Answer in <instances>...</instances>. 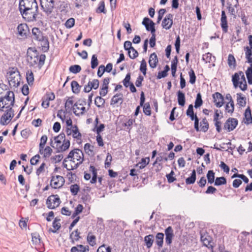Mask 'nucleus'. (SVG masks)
Returning a JSON list of instances; mask_svg holds the SVG:
<instances>
[{
  "instance_id": "nucleus-42",
  "label": "nucleus",
  "mask_w": 252,
  "mask_h": 252,
  "mask_svg": "<svg viewBox=\"0 0 252 252\" xmlns=\"http://www.w3.org/2000/svg\"><path fill=\"white\" fill-rule=\"evenodd\" d=\"M94 103L97 107H102L105 103V99L101 96H96L94 100Z\"/></svg>"
},
{
  "instance_id": "nucleus-12",
  "label": "nucleus",
  "mask_w": 252,
  "mask_h": 252,
  "mask_svg": "<svg viewBox=\"0 0 252 252\" xmlns=\"http://www.w3.org/2000/svg\"><path fill=\"white\" fill-rule=\"evenodd\" d=\"M147 31L151 32L152 34H155L156 29L155 23L148 17H145L142 22Z\"/></svg>"
},
{
  "instance_id": "nucleus-32",
  "label": "nucleus",
  "mask_w": 252,
  "mask_h": 252,
  "mask_svg": "<svg viewBox=\"0 0 252 252\" xmlns=\"http://www.w3.org/2000/svg\"><path fill=\"white\" fill-rule=\"evenodd\" d=\"M196 180V171L192 170L191 176L186 179V183L187 185L193 184Z\"/></svg>"
},
{
  "instance_id": "nucleus-45",
  "label": "nucleus",
  "mask_w": 252,
  "mask_h": 252,
  "mask_svg": "<svg viewBox=\"0 0 252 252\" xmlns=\"http://www.w3.org/2000/svg\"><path fill=\"white\" fill-rule=\"evenodd\" d=\"M86 104V101L85 99L78 100L74 104V107H75L76 110H79L80 112V108Z\"/></svg>"
},
{
  "instance_id": "nucleus-56",
  "label": "nucleus",
  "mask_w": 252,
  "mask_h": 252,
  "mask_svg": "<svg viewBox=\"0 0 252 252\" xmlns=\"http://www.w3.org/2000/svg\"><path fill=\"white\" fill-rule=\"evenodd\" d=\"M146 70H147V63L146 61L143 59L141 62V64L140 66V70L143 74L144 75L146 74Z\"/></svg>"
},
{
  "instance_id": "nucleus-33",
  "label": "nucleus",
  "mask_w": 252,
  "mask_h": 252,
  "mask_svg": "<svg viewBox=\"0 0 252 252\" xmlns=\"http://www.w3.org/2000/svg\"><path fill=\"white\" fill-rule=\"evenodd\" d=\"M186 114L189 117L192 121H193V119H195V117H197L196 115L194 114L193 107L192 104H190L189 106V107L187 110Z\"/></svg>"
},
{
  "instance_id": "nucleus-20",
  "label": "nucleus",
  "mask_w": 252,
  "mask_h": 252,
  "mask_svg": "<svg viewBox=\"0 0 252 252\" xmlns=\"http://www.w3.org/2000/svg\"><path fill=\"white\" fill-rule=\"evenodd\" d=\"M220 22V25L222 31L224 32H227L228 31L227 17L225 14V12L224 10L221 11Z\"/></svg>"
},
{
  "instance_id": "nucleus-36",
  "label": "nucleus",
  "mask_w": 252,
  "mask_h": 252,
  "mask_svg": "<svg viewBox=\"0 0 252 252\" xmlns=\"http://www.w3.org/2000/svg\"><path fill=\"white\" fill-rule=\"evenodd\" d=\"M206 177L208 183L212 184L215 182V173L213 170H209Z\"/></svg>"
},
{
  "instance_id": "nucleus-63",
  "label": "nucleus",
  "mask_w": 252,
  "mask_h": 252,
  "mask_svg": "<svg viewBox=\"0 0 252 252\" xmlns=\"http://www.w3.org/2000/svg\"><path fill=\"white\" fill-rule=\"evenodd\" d=\"M212 59V54L208 52L203 55L202 60L204 61L206 63H210Z\"/></svg>"
},
{
  "instance_id": "nucleus-15",
  "label": "nucleus",
  "mask_w": 252,
  "mask_h": 252,
  "mask_svg": "<svg viewBox=\"0 0 252 252\" xmlns=\"http://www.w3.org/2000/svg\"><path fill=\"white\" fill-rule=\"evenodd\" d=\"M173 15L169 13L166 15L162 22V27L166 30H169L173 25Z\"/></svg>"
},
{
  "instance_id": "nucleus-7",
  "label": "nucleus",
  "mask_w": 252,
  "mask_h": 252,
  "mask_svg": "<svg viewBox=\"0 0 252 252\" xmlns=\"http://www.w3.org/2000/svg\"><path fill=\"white\" fill-rule=\"evenodd\" d=\"M73 100L72 97H68L65 103V108L66 110H71L72 108V110L74 114L76 116L83 115L86 112V108L85 107H82L80 108V112H77V110H76L75 107H74Z\"/></svg>"
},
{
  "instance_id": "nucleus-40",
  "label": "nucleus",
  "mask_w": 252,
  "mask_h": 252,
  "mask_svg": "<svg viewBox=\"0 0 252 252\" xmlns=\"http://www.w3.org/2000/svg\"><path fill=\"white\" fill-rule=\"evenodd\" d=\"M60 220V219L55 218V220H54V221L53 222V227L55 229L54 230V229H52V228H50L49 229L50 232H52L55 233L57 232V230H59L60 228L61 224L59 222H58V221H59Z\"/></svg>"
},
{
  "instance_id": "nucleus-59",
  "label": "nucleus",
  "mask_w": 252,
  "mask_h": 252,
  "mask_svg": "<svg viewBox=\"0 0 252 252\" xmlns=\"http://www.w3.org/2000/svg\"><path fill=\"white\" fill-rule=\"evenodd\" d=\"M189 83L191 84H194L196 81V76L194 71L191 69L189 71Z\"/></svg>"
},
{
  "instance_id": "nucleus-30",
  "label": "nucleus",
  "mask_w": 252,
  "mask_h": 252,
  "mask_svg": "<svg viewBox=\"0 0 252 252\" xmlns=\"http://www.w3.org/2000/svg\"><path fill=\"white\" fill-rule=\"evenodd\" d=\"M32 244L35 245H39L41 242V239L39 234L37 232L32 233Z\"/></svg>"
},
{
  "instance_id": "nucleus-19",
  "label": "nucleus",
  "mask_w": 252,
  "mask_h": 252,
  "mask_svg": "<svg viewBox=\"0 0 252 252\" xmlns=\"http://www.w3.org/2000/svg\"><path fill=\"white\" fill-rule=\"evenodd\" d=\"M17 30L19 34L22 37H26L29 32V29L27 24H21L18 25Z\"/></svg>"
},
{
  "instance_id": "nucleus-8",
  "label": "nucleus",
  "mask_w": 252,
  "mask_h": 252,
  "mask_svg": "<svg viewBox=\"0 0 252 252\" xmlns=\"http://www.w3.org/2000/svg\"><path fill=\"white\" fill-rule=\"evenodd\" d=\"M61 201L58 195H52L48 197L46 200L47 207L50 209H54L58 207Z\"/></svg>"
},
{
  "instance_id": "nucleus-43",
  "label": "nucleus",
  "mask_w": 252,
  "mask_h": 252,
  "mask_svg": "<svg viewBox=\"0 0 252 252\" xmlns=\"http://www.w3.org/2000/svg\"><path fill=\"white\" fill-rule=\"evenodd\" d=\"M26 79L29 85H32L34 81V76L31 70H28L26 73Z\"/></svg>"
},
{
  "instance_id": "nucleus-51",
  "label": "nucleus",
  "mask_w": 252,
  "mask_h": 252,
  "mask_svg": "<svg viewBox=\"0 0 252 252\" xmlns=\"http://www.w3.org/2000/svg\"><path fill=\"white\" fill-rule=\"evenodd\" d=\"M93 149L94 147L89 143H86L84 145L85 151L89 155L93 154Z\"/></svg>"
},
{
  "instance_id": "nucleus-61",
  "label": "nucleus",
  "mask_w": 252,
  "mask_h": 252,
  "mask_svg": "<svg viewBox=\"0 0 252 252\" xmlns=\"http://www.w3.org/2000/svg\"><path fill=\"white\" fill-rule=\"evenodd\" d=\"M225 111L229 113H232L234 110V103H227L225 105Z\"/></svg>"
},
{
  "instance_id": "nucleus-34",
  "label": "nucleus",
  "mask_w": 252,
  "mask_h": 252,
  "mask_svg": "<svg viewBox=\"0 0 252 252\" xmlns=\"http://www.w3.org/2000/svg\"><path fill=\"white\" fill-rule=\"evenodd\" d=\"M244 50L245 51L246 58L247 59L248 62H252V49L250 48L248 46H247L245 47Z\"/></svg>"
},
{
  "instance_id": "nucleus-16",
  "label": "nucleus",
  "mask_w": 252,
  "mask_h": 252,
  "mask_svg": "<svg viewBox=\"0 0 252 252\" xmlns=\"http://www.w3.org/2000/svg\"><path fill=\"white\" fill-rule=\"evenodd\" d=\"M200 239L204 246L208 247V248H213V246L211 244V238L207 233L205 232H201Z\"/></svg>"
},
{
  "instance_id": "nucleus-24",
  "label": "nucleus",
  "mask_w": 252,
  "mask_h": 252,
  "mask_svg": "<svg viewBox=\"0 0 252 252\" xmlns=\"http://www.w3.org/2000/svg\"><path fill=\"white\" fill-rule=\"evenodd\" d=\"M227 63L230 68L235 69L236 67V61L234 56L232 54H229L227 59Z\"/></svg>"
},
{
  "instance_id": "nucleus-25",
  "label": "nucleus",
  "mask_w": 252,
  "mask_h": 252,
  "mask_svg": "<svg viewBox=\"0 0 252 252\" xmlns=\"http://www.w3.org/2000/svg\"><path fill=\"white\" fill-rule=\"evenodd\" d=\"M155 237L153 234H149L144 237V242L147 248L152 247L154 241Z\"/></svg>"
},
{
  "instance_id": "nucleus-49",
  "label": "nucleus",
  "mask_w": 252,
  "mask_h": 252,
  "mask_svg": "<svg viewBox=\"0 0 252 252\" xmlns=\"http://www.w3.org/2000/svg\"><path fill=\"white\" fill-rule=\"evenodd\" d=\"M203 101L200 94H198L195 101L194 107L197 108L202 105Z\"/></svg>"
},
{
  "instance_id": "nucleus-39",
  "label": "nucleus",
  "mask_w": 252,
  "mask_h": 252,
  "mask_svg": "<svg viewBox=\"0 0 252 252\" xmlns=\"http://www.w3.org/2000/svg\"><path fill=\"white\" fill-rule=\"evenodd\" d=\"M80 233L78 231V229L75 230L70 234V238L71 239L73 244L74 243L75 241H77L80 238Z\"/></svg>"
},
{
  "instance_id": "nucleus-21",
  "label": "nucleus",
  "mask_w": 252,
  "mask_h": 252,
  "mask_svg": "<svg viewBox=\"0 0 252 252\" xmlns=\"http://www.w3.org/2000/svg\"><path fill=\"white\" fill-rule=\"evenodd\" d=\"M43 33L41 31L37 28H33L32 29V37L35 40L39 41L42 39Z\"/></svg>"
},
{
  "instance_id": "nucleus-53",
  "label": "nucleus",
  "mask_w": 252,
  "mask_h": 252,
  "mask_svg": "<svg viewBox=\"0 0 252 252\" xmlns=\"http://www.w3.org/2000/svg\"><path fill=\"white\" fill-rule=\"evenodd\" d=\"M143 106L144 113L147 116L151 115V111L150 104L149 103H146Z\"/></svg>"
},
{
  "instance_id": "nucleus-52",
  "label": "nucleus",
  "mask_w": 252,
  "mask_h": 252,
  "mask_svg": "<svg viewBox=\"0 0 252 252\" xmlns=\"http://www.w3.org/2000/svg\"><path fill=\"white\" fill-rule=\"evenodd\" d=\"M88 84L92 89L96 90L99 87V81L97 79H93L92 81H89Z\"/></svg>"
},
{
  "instance_id": "nucleus-4",
  "label": "nucleus",
  "mask_w": 252,
  "mask_h": 252,
  "mask_svg": "<svg viewBox=\"0 0 252 252\" xmlns=\"http://www.w3.org/2000/svg\"><path fill=\"white\" fill-rule=\"evenodd\" d=\"M7 79L9 85L11 87H17L20 83L21 76L17 68H9L7 72Z\"/></svg>"
},
{
  "instance_id": "nucleus-29",
  "label": "nucleus",
  "mask_w": 252,
  "mask_h": 252,
  "mask_svg": "<svg viewBox=\"0 0 252 252\" xmlns=\"http://www.w3.org/2000/svg\"><path fill=\"white\" fill-rule=\"evenodd\" d=\"M71 87L72 92L74 94H78L80 92L81 86L76 81H72L71 83Z\"/></svg>"
},
{
  "instance_id": "nucleus-57",
  "label": "nucleus",
  "mask_w": 252,
  "mask_h": 252,
  "mask_svg": "<svg viewBox=\"0 0 252 252\" xmlns=\"http://www.w3.org/2000/svg\"><path fill=\"white\" fill-rule=\"evenodd\" d=\"M98 64V60L96 55H93L91 59V67L93 69L95 68Z\"/></svg>"
},
{
  "instance_id": "nucleus-38",
  "label": "nucleus",
  "mask_w": 252,
  "mask_h": 252,
  "mask_svg": "<svg viewBox=\"0 0 252 252\" xmlns=\"http://www.w3.org/2000/svg\"><path fill=\"white\" fill-rule=\"evenodd\" d=\"M237 103L240 106L244 107L246 104V98L242 96L241 94H237Z\"/></svg>"
},
{
  "instance_id": "nucleus-17",
  "label": "nucleus",
  "mask_w": 252,
  "mask_h": 252,
  "mask_svg": "<svg viewBox=\"0 0 252 252\" xmlns=\"http://www.w3.org/2000/svg\"><path fill=\"white\" fill-rule=\"evenodd\" d=\"M214 102L216 107H221L224 104V98L222 95L219 92H216L213 94Z\"/></svg>"
},
{
  "instance_id": "nucleus-2",
  "label": "nucleus",
  "mask_w": 252,
  "mask_h": 252,
  "mask_svg": "<svg viewBox=\"0 0 252 252\" xmlns=\"http://www.w3.org/2000/svg\"><path fill=\"white\" fill-rule=\"evenodd\" d=\"M46 56L44 54L38 55L37 51L29 48L27 51V61L31 66L37 65L40 68L44 64Z\"/></svg>"
},
{
  "instance_id": "nucleus-18",
  "label": "nucleus",
  "mask_w": 252,
  "mask_h": 252,
  "mask_svg": "<svg viewBox=\"0 0 252 252\" xmlns=\"http://www.w3.org/2000/svg\"><path fill=\"white\" fill-rule=\"evenodd\" d=\"M165 243L167 245H170L174 237L173 230L171 226H168L165 229Z\"/></svg>"
},
{
  "instance_id": "nucleus-37",
  "label": "nucleus",
  "mask_w": 252,
  "mask_h": 252,
  "mask_svg": "<svg viewBox=\"0 0 252 252\" xmlns=\"http://www.w3.org/2000/svg\"><path fill=\"white\" fill-rule=\"evenodd\" d=\"M226 184V179L224 177H217L214 182V185L219 186L225 185Z\"/></svg>"
},
{
  "instance_id": "nucleus-28",
  "label": "nucleus",
  "mask_w": 252,
  "mask_h": 252,
  "mask_svg": "<svg viewBox=\"0 0 252 252\" xmlns=\"http://www.w3.org/2000/svg\"><path fill=\"white\" fill-rule=\"evenodd\" d=\"M70 146V141L68 139H64L63 141V143L61 146L57 148L58 152H63L69 148Z\"/></svg>"
},
{
  "instance_id": "nucleus-48",
  "label": "nucleus",
  "mask_w": 252,
  "mask_h": 252,
  "mask_svg": "<svg viewBox=\"0 0 252 252\" xmlns=\"http://www.w3.org/2000/svg\"><path fill=\"white\" fill-rule=\"evenodd\" d=\"M47 136L46 135H44L41 137L40 142L39 146V152L43 151V149L44 148V146L47 141Z\"/></svg>"
},
{
  "instance_id": "nucleus-1",
  "label": "nucleus",
  "mask_w": 252,
  "mask_h": 252,
  "mask_svg": "<svg viewBox=\"0 0 252 252\" xmlns=\"http://www.w3.org/2000/svg\"><path fill=\"white\" fill-rule=\"evenodd\" d=\"M84 160L83 152L79 149H75L71 150L63 159V166L67 170H74L77 169Z\"/></svg>"
},
{
  "instance_id": "nucleus-41",
  "label": "nucleus",
  "mask_w": 252,
  "mask_h": 252,
  "mask_svg": "<svg viewBox=\"0 0 252 252\" xmlns=\"http://www.w3.org/2000/svg\"><path fill=\"white\" fill-rule=\"evenodd\" d=\"M72 136L73 138L77 139H80L81 138V134L79 132L78 128L76 126H74L72 127Z\"/></svg>"
},
{
  "instance_id": "nucleus-50",
  "label": "nucleus",
  "mask_w": 252,
  "mask_h": 252,
  "mask_svg": "<svg viewBox=\"0 0 252 252\" xmlns=\"http://www.w3.org/2000/svg\"><path fill=\"white\" fill-rule=\"evenodd\" d=\"M69 70L70 72L76 74L79 72L81 70V67L79 65H73L69 67Z\"/></svg>"
},
{
  "instance_id": "nucleus-54",
  "label": "nucleus",
  "mask_w": 252,
  "mask_h": 252,
  "mask_svg": "<svg viewBox=\"0 0 252 252\" xmlns=\"http://www.w3.org/2000/svg\"><path fill=\"white\" fill-rule=\"evenodd\" d=\"M96 12L106 13L105 9V3L104 1H101L99 3V6L97 8Z\"/></svg>"
},
{
  "instance_id": "nucleus-35",
  "label": "nucleus",
  "mask_w": 252,
  "mask_h": 252,
  "mask_svg": "<svg viewBox=\"0 0 252 252\" xmlns=\"http://www.w3.org/2000/svg\"><path fill=\"white\" fill-rule=\"evenodd\" d=\"M38 41L41 42V45L43 49H45L46 51L49 49V42L47 37L43 36L42 39H41V40H39Z\"/></svg>"
},
{
  "instance_id": "nucleus-64",
  "label": "nucleus",
  "mask_w": 252,
  "mask_h": 252,
  "mask_svg": "<svg viewBox=\"0 0 252 252\" xmlns=\"http://www.w3.org/2000/svg\"><path fill=\"white\" fill-rule=\"evenodd\" d=\"M128 54L129 58L131 59L136 58L138 55V52L134 48L128 52Z\"/></svg>"
},
{
  "instance_id": "nucleus-5",
  "label": "nucleus",
  "mask_w": 252,
  "mask_h": 252,
  "mask_svg": "<svg viewBox=\"0 0 252 252\" xmlns=\"http://www.w3.org/2000/svg\"><path fill=\"white\" fill-rule=\"evenodd\" d=\"M15 102L14 94L12 91H8L6 95L0 99V111H4V108H12Z\"/></svg>"
},
{
  "instance_id": "nucleus-13",
  "label": "nucleus",
  "mask_w": 252,
  "mask_h": 252,
  "mask_svg": "<svg viewBox=\"0 0 252 252\" xmlns=\"http://www.w3.org/2000/svg\"><path fill=\"white\" fill-rule=\"evenodd\" d=\"M238 125V120L235 118H228L224 125V128L227 129L228 132L234 130Z\"/></svg>"
},
{
  "instance_id": "nucleus-60",
  "label": "nucleus",
  "mask_w": 252,
  "mask_h": 252,
  "mask_svg": "<svg viewBox=\"0 0 252 252\" xmlns=\"http://www.w3.org/2000/svg\"><path fill=\"white\" fill-rule=\"evenodd\" d=\"M74 24H75L74 19L73 18H69V19H68L66 21V22L65 23V26L66 28L70 29L74 26Z\"/></svg>"
},
{
  "instance_id": "nucleus-58",
  "label": "nucleus",
  "mask_w": 252,
  "mask_h": 252,
  "mask_svg": "<svg viewBox=\"0 0 252 252\" xmlns=\"http://www.w3.org/2000/svg\"><path fill=\"white\" fill-rule=\"evenodd\" d=\"M148 160L147 161L146 159L142 158L141 161L136 164V166L139 167V169L144 168L149 163V158H148Z\"/></svg>"
},
{
  "instance_id": "nucleus-27",
  "label": "nucleus",
  "mask_w": 252,
  "mask_h": 252,
  "mask_svg": "<svg viewBox=\"0 0 252 252\" xmlns=\"http://www.w3.org/2000/svg\"><path fill=\"white\" fill-rule=\"evenodd\" d=\"M177 100L179 105L184 106L185 104V95L184 93L181 91L177 92Z\"/></svg>"
},
{
  "instance_id": "nucleus-26",
  "label": "nucleus",
  "mask_w": 252,
  "mask_h": 252,
  "mask_svg": "<svg viewBox=\"0 0 252 252\" xmlns=\"http://www.w3.org/2000/svg\"><path fill=\"white\" fill-rule=\"evenodd\" d=\"M164 236L163 233L158 232L155 237L156 243L158 248H161L163 246Z\"/></svg>"
},
{
  "instance_id": "nucleus-9",
  "label": "nucleus",
  "mask_w": 252,
  "mask_h": 252,
  "mask_svg": "<svg viewBox=\"0 0 252 252\" xmlns=\"http://www.w3.org/2000/svg\"><path fill=\"white\" fill-rule=\"evenodd\" d=\"M5 113L1 116L0 120V124L5 125L7 124L14 117V111L12 108H5Z\"/></svg>"
},
{
  "instance_id": "nucleus-44",
  "label": "nucleus",
  "mask_w": 252,
  "mask_h": 252,
  "mask_svg": "<svg viewBox=\"0 0 252 252\" xmlns=\"http://www.w3.org/2000/svg\"><path fill=\"white\" fill-rule=\"evenodd\" d=\"M201 130L204 132H206L209 128V124L206 118L203 119L200 122Z\"/></svg>"
},
{
  "instance_id": "nucleus-6",
  "label": "nucleus",
  "mask_w": 252,
  "mask_h": 252,
  "mask_svg": "<svg viewBox=\"0 0 252 252\" xmlns=\"http://www.w3.org/2000/svg\"><path fill=\"white\" fill-rule=\"evenodd\" d=\"M40 2L43 11L47 16L50 15L54 8V0H40Z\"/></svg>"
},
{
  "instance_id": "nucleus-55",
  "label": "nucleus",
  "mask_w": 252,
  "mask_h": 252,
  "mask_svg": "<svg viewBox=\"0 0 252 252\" xmlns=\"http://www.w3.org/2000/svg\"><path fill=\"white\" fill-rule=\"evenodd\" d=\"M65 135L64 133H60L58 136L55 137L54 140H55V142L58 144H61L62 143V140L63 141L65 139Z\"/></svg>"
},
{
  "instance_id": "nucleus-3",
  "label": "nucleus",
  "mask_w": 252,
  "mask_h": 252,
  "mask_svg": "<svg viewBox=\"0 0 252 252\" xmlns=\"http://www.w3.org/2000/svg\"><path fill=\"white\" fill-rule=\"evenodd\" d=\"M22 17L28 22L37 21L38 13V6L31 7L30 9H19Z\"/></svg>"
},
{
  "instance_id": "nucleus-10",
  "label": "nucleus",
  "mask_w": 252,
  "mask_h": 252,
  "mask_svg": "<svg viewBox=\"0 0 252 252\" xmlns=\"http://www.w3.org/2000/svg\"><path fill=\"white\" fill-rule=\"evenodd\" d=\"M38 6L36 0H19V10L30 9L31 7Z\"/></svg>"
},
{
  "instance_id": "nucleus-14",
  "label": "nucleus",
  "mask_w": 252,
  "mask_h": 252,
  "mask_svg": "<svg viewBox=\"0 0 252 252\" xmlns=\"http://www.w3.org/2000/svg\"><path fill=\"white\" fill-rule=\"evenodd\" d=\"M123 94L122 93L116 94L111 98L110 105L113 106L119 107L123 102Z\"/></svg>"
},
{
  "instance_id": "nucleus-11",
  "label": "nucleus",
  "mask_w": 252,
  "mask_h": 252,
  "mask_svg": "<svg viewBox=\"0 0 252 252\" xmlns=\"http://www.w3.org/2000/svg\"><path fill=\"white\" fill-rule=\"evenodd\" d=\"M64 183L63 178L60 175L52 176L50 181V186L54 189H59L62 187Z\"/></svg>"
},
{
  "instance_id": "nucleus-22",
  "label": "nucleus",
  "mask_w": 252,
  "mask_h": 252,
  "mask_svg": "<svg viewBox=\"0 0 252 252\" xmlns=\"http://www.w3.org/2000/svg\"><path fill=\"white\" fill-rule=\"evenodd\" d=\"M158 63V57L155 53H152L150 56L149 61L150 66L154 68H156Z\"/></svg>"
},
{
  "instance_id": "nucleus-23",
  "label": "nucleus",
  "mask_w": 252,
  "mask_h": 252,
  "mask_svg": "<svg viewBox=\"0 0 252 252\" xmlns=\"http://www.w3.org/2000/svg\"><path fill=\"white\" fill-rule=\"evenodd\" d=\"M244 116L245 119V121L244 122V123L246 125L252 124V112L251 110L249 107L246 109L245 112L244 113Z\"/></svg>"
},
{
  "instance_id": "nucleus-31",
  "label": "nucleus",
  "mask_w": 252,
  "mask_h": 252,
  "mask_svg": "<svg viewBox=\"0 0 252 252\" xmlns=\"http://www.w3.org/2000/svg\"><path fill=\"white\" fill-rule=\"evenodd\" d=\"M53 152L52 149L49 146L46 147L45 149H43V151H41L39 152L40 154L43 155V157L45 158H49L51 155L52 153Z\"/></svg>"
},
{
  "instance_id": "nucleus-46",
  "label": "nucleus",
  "mask_w": 252,
  "mask_h": 252,
  "mask_svg": "<svg viewBox=\"0 0 252 252\" xmlns=\"http://www.w3.org/2000/svg\"><path fill=\"white\" fill-rule=\"evenodd\" d=\"M239 79H240V76H239V72L235 73L232 76V81L233 82V85L235 88L237 87L239 84L240 83V82H239Z\"/></svg>"
},
{
  "instance_id": "nucleus-47",
  "label": "nucleus",
  "mask_w": 252,
  "mask_h": 252,
  "mask_svg": "<svg viewBox=\"0 0 252 252\" xmlns=\"http://www.w3.org/2000/svg\"><path fill=\"white\" fill-rule=\"evenodd\" d=\"M80 187L77 184L72 185L70 187V192L73 195H76L77 194Z\"/></svg>"
},
{
  "instance_id": "nucleus-62",
  "label": "nucleus",
  "mask_w": 252,
  "mask_h": 252,
  "mask_svg": "<svg viewBox=\"0 0 252 252\" xmlns=\"http://www.w3.org/2000/svg\"><path fill=\"white\" fill-rule=\"evenodd\" d=\"M130 74L129 73H128L126 77L124 79L123 82V84L125 86V87L127 88L129 86V85L130 83Z\"/></svg>"
}]
</instances>
